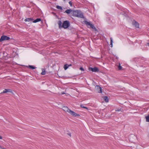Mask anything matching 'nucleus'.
<instances>
[{
  "label": "nucleus",
  "instance_id": "nucleus-20",
  "mask_svg": "<svg viewBox=\"0 0 149 149\" xmlns=\"http://www.w3.org/2000/svg\"><path fill=\"white\" fill-rule=\"evenodd\" d=\"M29 68L32 69H33L36 68L34 67L32 65H29Z\"/></svg>",
  "mask_w": 149,
  "mask_h": 149
},
{
  "label": "nucleus",
  "instance_id": "nucleus-13",
  "mask_svg": "<svg viewBox=\"0 0 149 149\" xmlns=\"http://www.w3.org/2000/svg\"><path fill=\"white\" fill-rule=\"evenodd\" d=\"M8 92H10V89H5L1 93H5Z\"/></svg>",
  "mask_w": 149,
  "mask_h": 149
},
{
  "label": "nucleus",
  "instance_id": "nucleus-21",
  "mask_svg": "<svg viewBox=\"0 0 149 149\" xmlns=\"http://www.w3.org/2000/svg\"><path fill=\"white\" fill-rule=\"evenodd\" d=\"M119 65L118 66V69L119 70H120L121 69L122 67L120 65V63H119Z\"/></svg>",
  "mask_w": 149,
  "mask_h": 149
},
{
  "label": "nucleus",
  "instance_id": "nucleus-19",
  "mask_svg": "<svg viewBox=\"0 0 149 149\" xmlns=\"http://www.w3.org/2000/svg\"><path fill=\"white\" fill-rule=\"evenodd\" d=\"M146 121L148 122H149V114L146 117Z\"/></svg>",
  "mask_w": 149,
  "mask_h": 149
},
{
  "label": "nucleus",
  "instance_id": "nucleus-17",
  "mask_svg": "<svg viewBox=\"0 0 149 149\" xmlns=\"http://www.w3.org/2000/svg\"><path fill=\"white\" fill-rule=\"evenodd\" d=\"M69 65L67 64H65L63 68L65 69V70H66L68 67Z\"/></svg>",
  "mask_w": 149,
  "mask_h": 149
},
{
  "label": "nucleus",
  "instance_id": "nucleus-3",
  "mask_svg": "<svg viewBox=\"0 0 149 149\" xmlns=\"http://www.w3.org/2000/svg\"><path fill=\"white\" fill-rule=\"evenodd\" d=\"M70 23L68 21H64L62 24V27H63L64 29L68 28L69 26Z\"/></svg>",
  "mask_w": 149,
  "mask_h": 149
},
{
  "label": "nucleus",
  "instance_id": "nucleus-23",
  "mask_svg": "<svg viewBox=\"0 0 149 149\" xmlns=\"http://www.w3.org/2000/svg\"><path fill=\"white\" fill-rule=\"evenodd\" d=\"M80 115L79 114H77L76 113H75V117H79V116Z\"/></svg>",
  "mask_w": 149,
  "mask_h": 149
},
{
  "label": "nucleus",
  "instance_id": "nucleus-4",
  "mask_svg": "<svg viewBox=\"0 0 149 149\" xmlns=\"http://www.w3.org/2000/svg\"><path fill=\"white\" fill-rule=\"evenodd\" d=\"M10 38L9 37L6 36H2L0 39V42H1L5 40H8Z\"/></svg>",
  "mask_w": 149,
  "mask_h": 149
},
{
  "label": "nucleus",
  "instance_id": "nucleus-22",
  "mask_svg": "<svg viewBox=\"0 0 149 149\" xmlns=\"http://www.w3.org/2000/svg\"><path fill=\"white\" fill-rule=\"evenodd\" d=\"M110 45H111V47H112V42H113V41L112 39L111 38H110Z\"/></svg>",
  "mask_w": 149,
  "mask_h": 149
},
{
  "label": "nucleus",
  "instance_id": "nucleus-14",
  "mask_svg": "<svg viewBox=\"0 0 149 149\" xmlns=\"http://www.w3.org/2000/svg\"><path fill=\"white\" fill-rule=\"evenodd\" d=\"M58 23L59 25V28H60L61 27H62V22H61V21H58Z\"/></svg>",
  "mask_w": 149,
  "mask_h": 149
},
{
  "label": "nucleus",
  "instance_id": "nucleus-1",
  "mask_svg": "<svg viewBox=\"0 0 149 149\" xmlns=\"http://www.w3.org/2000/svg\"><path fill=\"white\" fill-rule=\"evenodd\" d=\"M83 22L88 28H91L93 29H95L94 26L91 24L90 22H88L86 20L84 21Z\"/></svg>",
  "mask_w": 149,
  "mask_h": 149
},
{
  "label": "nucleus",
  "instance_id": "nucleus-32",
  "mask_svg": "<svg viewBox=\"0 0 149 149\" xmlns=\"http://www.w3.org/2000/svg\"><path fill=\"white\" fill-rule=\"evenodd\" d=\"M84 108H85V109H88V108H87V107H84Z\"/></svg>",
  "mask_w": 149,
  "mask_h": 149
},
{
  "label": "nucleus",
  "instance_id": "nucleus-2",
  "mask_svg": "<svg viewBox=\"0 0 149 149\" xmlns=\"http://www.w3.org/2000/svg\"><path fill=\"white\" fill-rule=\"evenodd\" d=\"M75 16L81 18L84 17L81 11L77 10H75Z\"/></svg>",
  "mask_w": 149,
  "mask_h": 149
},
{
  "label": "nucleus",
  "instance_id": "nucleus-15",
  "mask_svg": "<svg viewBox=\"0 0 149 149\" xmlns=\"http://www.w3.org/2000/svg\"><path fill=\"white\" fill-rule=\"evenodd\" d=\"M72 11V10L71 9H67L65 10V12L68 14H69Z\"/></svg>",
  "mask_w": 149,
  "mask_h": 149
},
{
  "label": "nucleus",
  "instance_id": "nucleus-18",
  "mask_svg": "<svg viewBox=\"0 0 149 149\" xmlns=\"http://www.w3.org/2000/svg\"><path fill=\"white\" fill-rule=\"evenodd\" d=\"M56 7L57 9H60L61 10H63L61 6H57Z\"/></svg>",
  "mask_w": 149,
  "mask_h": 149
},
{
  "label": "nucleus",
  "instance_id": "nucleus-8",
  "mask_svg": "<svg viewBox=\"0 0 149 149\" xmlns=\"http://www.w3.org/2000/svg\"><path fill=\"white\" fill-rule=\"evenodd\" d=\"M63 109L65 112H67L69 109L67 107L63 106L62 108Z\"/></svg>",
  "mask_w": 149,
  "mask_h": 149
},
{
  "label": "nucleus",
  "instance_id": "nucleus-9",
  "mask_svg": "<svg viewBox=\"0 0 149 149\" xmlns=\"http://www.w3.org/2000/svg\"><path fill=\"white\" fill-rule=\"evenodd\" d=\"M67 112L69 113L70 114L73 116H74V112L70 110L69 109Z\"/></svg>",
  "mask_w": 149,
  "mask_h": 149
},
{
  "label": "nucleus",
  "instance_id": "nucleus-27",
  "mask_svg": "<svg viewBox=\"0 0 149 149\" xmlns=\"http://www.w3.org/2000/svg\"><path fill=\"white\" fill-rule=\"evenodd\" d=\"M81 108H84V107H84L83 105H81Z\"/></svg>",
  "mask_w": 149,
  "mask_h": 149
},
{
  "label": "nucleus",
  "instance_id": "nucleus-24",
  "mask_svg": "<svg viewBox=\"0 0 149 149\" xmlns=\"http://www.w3.org/2000/svg\"><path fill=\"white\" fill-rule=\"evenodd\" d=\"M80 70H81L83 71H84V69H83V68L82 67H81L80 68Z\"/></svg>",
  "mask_w": 149,
  "mask_h": 149
},
{
  "label": "nucleus",
  "instance_id": "nucleus-10",
  "mask_svg": "<svg viewBox=\"0 0 149 149\" xmlns=\"http://www.w3.org/2000/svg\"><path fill=\"white\" fill-rule=\"evenodd\" d=\"M33 19L32 18H28L24 20L25 21H28V22H29V21H32L33 22Z\"/></svg>",
  "mask_w": 149,
  "mask_h": 149
},
{
  "label": "nucleus",
  "instance_id": "nucleus-26",
  "mask_svg": "<svg viewBox=\"0 0 149 149\" xmlns=\"http://www.w3.org/2000/svg\"><path fill=\"white\" fill-rule=\"evenodd\" d=\"M69 3L70 4V6H72V3H71V1H69Z\"/></svg>",
  "mask_w": 149,
  "mask_h": 149
},
{
  "label": "nucleus",
  "instance_id": "nucleus-11",
  "mask_svg": "<svg viewBox=\"0 0 149 149\" xmlns=\"http://www.w3.org/2000/svg\"><path fill=\"white\" fill-rule=\"evenodd\" d=\"M103 98L106 102H109V99L107 96H104Z\"/></svg>",
  "mask_w": 149,
  "mask_h": 149
},
{
  "label": "nucleus",
  "instance_id": "nucleus-12",
  "mask_svg": "<svg viewBox=\"0 0 149 149\" xmlns=\"http://www.w3.org/2000/svg\"><path fill=\"white\" fill-rule=\"evenodd\" d=\"M41 20V19L40 18H37L36 19L33 21V23H36L40 21Z\"/></svg>",
  "mask_w": 149,
  "mask_h": 149
},
{
  "label": "nucleus",
  "instance_id": "nucleus-29",
  "mask_svg": "<svg viewBox=\"0 0 149 149\" xmlns=\"http://www.w3.org/2000/svg\"><path fill=\"white\" fill-rule=\"evenodd\" d=\"M120 111V109H117V110H116V111Z\"/></svg>",
  "mask_w": 149,
  "mask_h": 149
},
{
  "label": "nucleus",
  "instance_id": "nucleus-16",
  "mask_svg": "<svg viewBox=\"0 0 149 149\" xmlns=\"http://www.w3.org/2000/svg\"><path fill=\"white\" fill-rule=\"evenodd\" d=\"M42 72L41 73V74L42 75H44L45 74V70L44 69H42Z\"/></svg>",
  "mask_w": 149,
  "mask_h": 149
},
{
  "label": "nucleus",
  "instance_id": "nucleus-7",
  "mask_svg": "<svg viewBox=\"0 0 149 149\" xmlns=\"http://www.w3.org/2000/svg\"><path fill=\"white\" fill-rule=\"evenodd\" d=\"M133 25L135 26L136 27L138 28L139 26V23L135 20H134L132 22Z\"/></svg>",
  "mask_w": 149,
  "mask_h": 149
},
{
  "label": "nucleus",
  "instance_id": "nucleus-35",
  "mask_svg": "<svg viewBox=\"0 0 149 149\" xmlns=\"http://www.w3.org/2000/svg\"><path fill=\"white\" fill-rule=\"evenodd\" d=\"M69 65V66H71V65L70 64V65Z\"/></svg>",
  "mask_w": 149,
  "mask_h": 149
},
{
  "label": "nucleus",
  "instance_id": "nucleus-25",
  "mask_svg": "<svg viewBox=\"0 0 149 149\" xmlns=\"http://www.w3.org/2000/svg\"><path fill=\"white\" fill-rule=\"evenodd\" d=\"M63 1L65 2H68L70 0H63Z\"/></svg>",
  "mask_w": 149,
  "mask_h": 149
},
{
  "label": "nucleus",
  "instance_id": "nucleus-31",
  "mask_svg": "<svg viewBox=\"0 0 149 149\" xmlns=\"http://www.w3.org/2000/svg\"><path fill=\"white\" fill-rule=\"evenodd\" d=\"M0 148L1 149H5V148H2V147L0 146Z\"/></svg>",
  "mask_w": 149,
  "mask_h": 149
},
{
  "label": "nucleus",
  "instance_id": "nucleus-5",
  "mask_svg": "<svg viewBox=\"0 0 149 149\" xmlns=\"http://www.w3.org/2000/svg\"><path fill=\"white\" fill-rule=\"evenodd\" d=\"M95 89H96L97 92L99 93H102V88L99 86L97 85L95 86Z\"/></svg>",
  "mask_w": 149,
  "mask_h": 149
},
{
  "label": "nucleus",
  "instance_id": "nucleus-28",
  "mask_svg": "<svg viewBox=\"0 0 149 149\" xmlns=\"http://www.w3.org/2000/svg\"><path fill=\"white\" fill-rule=\"evenodd\" d=\"M68 134L70 136H71V134L70 133H68Z\"/></svg>",
  "mask_w": 149,
  "mask_h": 149
},
{
  "label": "nucleus",
  "instance_id": "nucleus-33",
  "mask_svg": "<svg viewBox=\"0 0 149 149\" xmlns=\"http://www.w3.org/2000/svg\"><path fill=\"white\" fill-rule=\"evenodd\" d=\"M52 13L54 15H56V14L54 13L53 12Z\"/></svg>",
  "mask_w": 149,
  "mask_h": 149
},
{
  "label": "nucleus",
  "instance_id": "nucleus-30",
  "mask_svg": "<svg viewBox=\"0 0 149 149\" xmlns=\"http://www.w3.org/2000/svg\"><path fill=\"white\" fill-rule=\"evenodd\" d=\"M2 139V137L0 136V139Z\"/></svg>",
  "mask_w": 149,
  "mask_h": 149
},
{
  "label": "nucleus",
  "instance_id": "nucleus-34",
  "mask_svg": "<svg viewBox=\"0 0 149 149\" xmlns=\"http://www.w3.org/2000/svg\"><path fill=\"white\" fill-rule=\"evenodd\" d=\"M65 94V93L64 92H62V93H61V94Z\"/></svg>",
  "mask_w": 149,
  "mask_h": 149
},
{
  "label": "nucleus",
  "instance_id": "nucleus-6",
  "mask_svg": "<svg viewBox=\"0 0 149 149\" xmlns=\"http://www.w3.org/2000/svg\"><path fill=\"white\" fill-rule=\"evenodd\" d=\"M89 70L93 72H97L99 71L98 69L96 67H94V68H90Z\"/></svg>",
  "mask_w": 149,
  "mask_h": 149
}]
</instances>
